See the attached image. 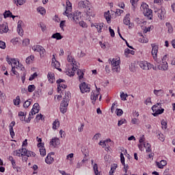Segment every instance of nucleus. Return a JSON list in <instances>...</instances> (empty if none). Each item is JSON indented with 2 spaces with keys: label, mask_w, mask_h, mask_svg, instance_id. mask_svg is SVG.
Returning <instances> with one entry per match:
<instances>
[{
  "label": "nucleus",
  "mask_w": 175,
  "mask_h": 175,
  "mask_svg": "<svg viewBox=\"0 0 175 175\" xmlns=\"http://www.w3.org/2000/svg\"><path fill=\"white\" fill-rule=\"evenodd\" d=\"M140 9L145 17H147L148 20L152 18V11L148 8L147 3L142 4Z\"/></svg>",
  "instance_id": "nucleus-1"
},
{
  "label": "nucleus",
  "mask_w": 175,
  "mask_h": 175,
  "mask_svg": "<svg viewBox=\"0 0 175 175\" xmlns=\"http://www.w3.org/2000/svg\"><path fill=\"white\" fill-rule=\"evenodd\" d=\"M66 16L68 17V20L75 21L76 24H78L80 21V19L81 18V12L76 11L71 14H67Z\"/></svg>",
  "instance_id": "nucleus-2"
},
{
  "label": "nucleus",
  "mask_w": 175,
  "mask_h": 175,
  "mask_svg": "<svg viewBox=\"0 0 175 175\" xmlns=\"http://www.w3.org/2000/svg\"><path fill=\"white\" fill-rule=\"evenodd\" d=\"M76 65L68 64L66 67V73L67 76L72 77V76H75V72L77 70V68L75 67Z\"/></svg>",
  "instance_id": "nucleus-3"
},
{
  "label": "nucleus",
  "mask_w": 175,
  "mask_h": 175,
  "mask_svg": "<svg viewBox=\"0 0 175 175\" xmlns=\"http://www.w3.org/2000/svg\"><path fill=\"white\" fill-rule=\"evenodd\" d=\"M151 47H152L151 54L153 57V59H154V61H156V62H157V64H159L161 61L158 59V57L157 56V54H158V49H159L158 45L155 44H152Z\"/></svg>",
  "instance_id": "nucleus-4"
},
{
  "label": "nucleus",
  "mask_w": 175,
  "mask_h": 175,
  "mask_svg": "<svg viewBox=\"0 0 175 175\" xmlns=\"http://www.w3.org/2000/svg\"><path fill=\"white\" fill-rule=\"evenodd\" d=\"M100 91V88H98L96 86V90H93L91 93L90 99L92 101V103L93 105H95V102H96V99H98V96H99V94Z\"/></svg>",
  "instance_id": "nucleus-5"
},
{
  "label": "nucleus",
  "mask_w": 175,
  "mask_h": 175,
  "mask_svg": "<svg viewBox=\"0 0 175 175\" xmlns=\"http://www.w3.org/2000/svg\"><path fill=\"white\" fill-rule=\"evenodd\" d=\"M79 88L81 94H85V92H90L91 85L87 84L85 82H83L79 85Z\"/></svg>",
  "instance_id": "nucleus-6"
},
{
  "label": "nucleus",
  "mask_w": 175,
  "mask_h": 175,
  "mask_svg": "<svg viewBox=\"0 0 175 175\" xmlns=\"http://www.w3.org/2000/svg\"><path fill=\"white\" fill-rule=\"evenodd\" d=\"M139 66L144 70H150V69H151V68H152V64L146 61L139 62Z\"/></svg>",
  "instance_id": "nucleus-7"
},
{
  "label": "nucleus",
  "mask_w": 175,
  "mask_h": 175,
  "mask_svg": "<svg viewBox=\"0 0 175 175\" xmlns=\"http://www.w3.org/2000/svg\"><path fill=\"white\" fill-rule=\"evenodd\" d=\"M70 98V92H68L65 94V98L62 101L60 106L68 107L69 106V98Z\"/></svg>",
  "instance_id": "nucleus-8"
},
{
  "label": "nucleus",
  "mask_w": 175,
  "mask_h": 175,
  "mask_svg": "<svg viewBox=\"0 0 175 175\" xmlns=\"http://www.w3.org/2000/svg\"><path fill=\"white\" fill-rule=\"evenodd\" d=\"M25 148H22L19 150H14L12 153L14 157H25V151H24Z\"/></svg>",
  "instance_id": "nucleus-9"
},
{
  "label": "nucleus",
  "mask_w": 175,
  "mask_h": 175,
  "mask_svg": "<svg viewBox=\"0 0 175 175\" xmlns=\"http://www.w3.org/2000/svg\"><path fill=\"white\" fill-rule=\"evenodd\" d=\"M40 111V106H39V103H35L33 105L31 111H30V114H31V116H35V114H38V113H39Z\"/></svg>",
  "instance_id": "nucleus-10"
},
{
  "label": "nucleus",
  "mask_w": 175,
  "mask_h": 175,
  "mask_svg": "<svg viewBox=\"0 0 175 175\" xmlns=\"http://www.w3.org/2000/svg\"><path fill=\"white\" fill-rule=\"evenodd\" d=\"M57 84V91L59 92L61 91V88H63V90H65V88H66L67 85L62 83H65V80L64 79H58L56 81Z\"/></svg>",
  "instance_id": "nucleus-11"
},
{
  "label": "nucleus",
  "mask_w": 175,
  "mask_h": 175,
  "mask_svg": "<svg viewBox=\"0 0 175 175\" xmlns=\"http://www.w3.org/2000/svg\"><path fill=\"white\" fill-rule=\"evenodd\" d=\"M78 6L81 9H88V8H90V1H81L79 2Z\"/></svg>",
  "instance_id": "nucleus-12"
},
{
  "label": "nucleus",
  "mask_w": 175,
  "mask_h": 175,
  "mask_svg": "<svg viewBox=\"0 0 175 175\" xmlns=\"http://www.w3.org/2000/svg\"><path fill=\"white\" fill-rule=\"evenodd\" d=\"M155 13L157 12V16L160 20H162L163 17H165V14H166V11L163 9H156L154 10Z\"/></svg>",
  "instance_id": "nucleus-13"
},
{
  "label": "nucleus",
  "mask_w": 175,
  "mask_h": 175,
  "mask_svg": "<svg viewBox=\"0 0 175 175\" xmlns=\"http://www.w3.org/2000/svg\"><path fill=\"white\" fill-rule=\"evenodd\" d=\"M69 12H72V3L69 0L66 1V11L63 13L64 16H66L69 14Z\"/></svg>",
  "instance_id": "nucleus-14"
},
{
  "label": "nucleus",
  "mask_w": 175,
  "mask_h": 175,
  "mask_svg": "<svg viewBox=\"0 0 175 175\" xmlns=\"http://www.w3.org/2000/svg\"><path fill=\"white\" fill-rule=\"evenodd\" d=\"M23 21H19L18 22V26H17V32L20 36H23L24 35V30L23 29Z\"/></svg>",
  "instance_id": "nucleus-15"
},
{
  "label": "nucleus",
  "mask_w": 175,
  "mask_h": 175,
  "mask_svg": "<svg viewBox=\"0 0 175 175\" xmlns=\"http://www.w3.org/2000/svg\"><path fill=\"white\" fill-rule=\"evenodd\" d=\"M8 31L9 27H8V23L0 25V33H6Z\"/></svg>",
  "instance_id": "nucleus-16"
},
{
  "label": "nucleus",
  "mask_w": 175,
  "mask_h": 175,
  "mask_svg": "<svg viewBox=\"0 0 175 175\" xmlns=\"http://www.w3.org/2000/svg\"><path fill=\"white\" fill-rule=\"evenodd\" d=\"M51 66L55 68V69H58L61 66V64L55 59V55H53Z\"/></svg>",
  "instance_id": "nucleus-17"
},
{
  "label": "nucleus",
  "mask_w": 175,
  "mask_h": 175,
  "mask_svg": "<svg viewBox=\"0 0 175 175\" xmlns=\"http://www.w3.org/2000/svg\"><path fill=\"white\" fill-rule=\"evenodd\" d=\"M156 165L159 169H163V167L167 165V162L165 160H161L160 162L157 161Z\"/></svg>",
  "instance_id": "nucleus-18"
},
{
  "label": "nucleus",
  "mask_w": 175,
  "mask_h": 175,
  "mask_svg": "<svg viewBox=\"0 0 175 175\" xmlns=\"http://www.w3.org/2000/svg\"><path fill=\"white\" fill-rule=\"evenodd\" d=\"M47 77L49 83H54V81H55V75L53 72H48Z\"/></svg>",
  "instance_id": "nucleus-19"
},
{
  "label": "nucleus",
  "mask_w": 175,
  "mask_h": 175,
  "mask_svg": "<svg viewBox=\"0 0 175 175\" xmlns=\"http://www.w3.org/2000/svg\"><path fill=\"white\" fill-rule=\"evenodd\" d=\"M123 23L125 25H129V28H131V18H129V14L126 15L123 19Z\"/></svg>",
  "instance_id": "nucleus-20"
},
{
  "label": "nucleus",
  "mask_w": 175,
  "mask_h": 175,
  "mask_svg": "<svg viewBox=\"0 0 175 175\" xmlns=\"http://www.w3.org/2000/svg\"><path fill=\"white\" fill-rule=\"evenodd\" d=\"M51 146H53V147H55V146H59L60 142H59V139L58 138H53L52 140L50 142Z\"/></svg>",
  "instance_id": "nucleus-21"
},
{
  "label": "nucleus",
  "mask_w": 175,
  "mask_h": 175,
  "mask_svg": "<svg viewBox=\"0 0 175 175\" xmlns=\"http://www.w3.org/2000/svg\"><path fill=\"white\" fill-rule=\"evenodd\" d=\"M45 162L47 165H51L54 162V158L51 157L50 154H49L45 159Z\"/></svg>",
  "instance_id": "nucleus-22"
},
{
  "label": "nucleus",
  "mask_w": 175,
  "mask_h": 175,
  "mask_svg": "<svg viewBox=\"0 0 175 175\" xmlns=\"http://www.w3.org/2000/svg\"><path fill=\"white\" fill-rule=\"evenodd\" d=\"M169 66L167 65V62H163L161 64V65L159 66V68L160 70H167V68Z\"/></svg>",
  "instance_id": "nucleus-23"
},
{
  "label": "nucleus",
  "mask_w": 175,
  "mask_h": 175,
  "mask_svg": "<svg viewBox=\"0 0 175 175\" xmlns=\"http://www.w3.org/2000/svg\"><path fill=\"white\" fill-rule=\"evenodd\" d=\"M25 151V157H35V153L32 151H29L28 150H27V148H25L24 149Z\"/></svg>",
  "instance_id": "nucleus-24"
},
{
  "label": "nucleus",
  "mask_w": 175,
  "mask_h": 175,
  "mask_svg": "<svg viewBox=\"0 0 175 175\" xmlns=\"http://www.w3.org/2000/svg\"><path fill=\"white\" fill-rule=\"evenodd\" d=\"M165 27H167L169 33H173V26H172V24L170 23L167 22L165 23Z\"/></svg>",
  "instance_id": "nucleus-25"
},
{
  "label": "nucleus",
  "mask_w": 175,
  "mask_h": 175,
  "mask_svg": "<svg viewBox=\"0 0 175 175\" xmlns=\"http://www.w3.org/2000/svg\"><path fill=\"white\" fill-rule=\"evenodd\" d=\"M129 54H131V55H135V51H132V50L126 48L124 50V55H125V57H128V55Z\"/></svg>",
  "instance_id": "nucleus-26"
},
{
  "label": "nucleus",
  "mask_w": 175,
  "mask_h": 175,
  "mask_svg": "<svg viewBox=\"0 0 175 175\" xmlns=\"http://www.w3.org/2000/svg\"><path fill=\"white\" fill-rule=\"evenodd\" d=\"M163 111H165L164 109H159V108H157L156 112H154L152 115L154 116V117H157V116H159V114H162Z\"/></svg>",
  "instance_id": "nucleus-27"
},
{
  "label": "nucleus",
  "mask_w": 175,
  "mask_h": 175,
  "mask_svg": "<svg viewBox=\"0 0 175 175\" xmlns=\"http://www.w3.org/2000/svg\"><path fill=\"white\" fill-rule=\"evenodd\" d=\"M31 102H32L31 99H29V100L25 101V103H23L24 109H28L29 107V106H31Z\"/></svg>",
  "instance_id": "nucleus-28"
},
{
  "label": "nucleus",
  "mask_w": 175,
  "mask_h": 175,
  "mask_svg": "<svg viewBox=\"0 0 175 175\" xmlns=\"http://www.w3.org/2000/svg\"><path fill=\"white\" fill-rule=\"evenodd\" d=\"M53 39H57V40H61L62 39V36H61V33H56L52 35Z\"/></svg>",
  "instance_id": "nucleus-29"
},
{
  "label": "nucleus",
  "mask_w": 175,
  "mask_h": 175,
  "mask_svg": "<svg viewBox=\"0 0 175 175\" xmlns=\"http://www.w3.org/2000/svg\"><path fill=\"white\" fill-rule=\"evenodd\" d=\"M67 59L68 62H71L70 65H75V66H77V63H76V61L72 56H68Z\"/></svg>",
  "instance_id": "nucleus-30"
},
{
  "label": "nucleus",
  "mask_w": 175,
  "mask_h": 175,
  "mask_svg": "<svg viewBox=\"0 0 175 175\" xmlns=\"http://www.w3.org/2000/svg\"><path fill=\"white\" fill-rule=\"evenodd\" d=\"M105 25L103 23H96L95 28L98 30V32H102V28Z\"/></svg>",
  "instance_id": "nucleus-31"
},
{
  "label": "nucleus",
  "mask_w": 175,
  "mask_h": 175,
  "mask_svg": "<svg viewBox=\"0 0 175 175\" xmlns=\"http://www.w3.org/2000/svg\"><path fill=\"white\" fill-rule=\"evenodd\" d=\"M77 75L79 80H81V79H83V77H84V72L80 69L77 70Z\"/></svg>",
  "instance_id": "nucleus-32"
},
{
  "label": "nucleus",
  "mask_w": 175,
  "mask_h": 175,
  "mask_svg": "<svg viewBox=\"0 0 175 175\" xmlns=\"http://www.w3.org/2000/svg\"><path fill=\"white\" fill-rule=\"evenodd\" d=\"M117 164L114 163L111 166V170L109 171V174L113 175L114 172L117 169Z\"/></svg>",
  "instance_id": "nucleus-33"
},
{
  "label": "nucleus",
  "mask_w": 175,
  "mask_h": 175,
  "mask_svg": "<svg viewBox=\"0 0 175 175\" xmlns=\"http://www.w3.org/2000/svg\"><path fill=\"white\" fill-rule=\"evenodd\" d=\"M59 128V120H55L53 123V129H57Z\"/></svg>",
  "instance_id": "nucleus-34"
},
{
  "label": "nucleus",
  "mask_w": 175,
  "mask_h": 175,
  "mask_svg": "<svg viewBox=\"0 0 175 175\" xmlns=\"http://www.w3.org/2000/svg\"><path fill=\"white\" fill-rule=\"evenodd\" d=\"M157 137L161 142H165V135H163V134L161 133H157Z\"/></svg>",
  "instance_id": "nucleus-35"
},
{
  "label": "nucleus",
  "mask_w": 175,
  "mask_h": 175,
  "mask_svg": "<svg viewBox=\"0 0 175 175\" xmlns=\"http://www.w3.org/2000/svg\"><path fill=\"white\" fill-rule=\"evenodd\" d=\"M111 64V66H113V68L120 66V62L118 60H116L114 59H112Z\"/></svg>",
  "instance_id": "nucleus-36"
},
{
  "label": "nucleus",
  "mask_w": 175,
  "mask_h": 175,
  "mask_svg": "<svg viewBox=\"0 0 175 175\" xmlns=\"http://www.w3.org/2000/svg\"><path fill=\"white\" fill-rule=\"evenodd\" d=\"M154 95H156L157 96H161V95H162V94H163V90H154Z\"/></svg>",
  "instance_id": "nucleus-37"
},
{
  "label": "nucleus",
  "mask_w": 175,
  "mask_h": 175,
  "mask_svg": "<svg viewBox=\"0 0 175 175\" xmlns=\"http://www.w3.org/2000/svg\"><path fill=\"white\" fill-rule=\"evenodd\" d=\"M104 17L106 18L107 23H109L110 21V20H111L110 12L108 11L107 12H105Z\"/></svg>",
  "instance_id": "nucleus-38"
},
{
  "label": "nucleus",
  "mask_w": 175,
  "mask_h": 175,
  "mask_svg": "<svg viewBox=\"0 0 175 175\" xmlns=\"http://www.w3.org/2000/svg\"><path fill=\"white\" fill-rule=\"evenodd\" d=\"M14 3L17 5V6L19 5L20 6H22V5H24L25 3V1L24 0H14Z\"/></svg>",
  "instance_id": "nucleus-39"
},
{
  "label": "nucleus",
  "mask_w": 175,
  "mask_h": 175,
  "mask_svg": "<svg viewBox=\"0 0 175 175\" xmlns=\"http://www.w3.org/2000/svg\"><path fill=\"white\" fill-rule=\"evenodd\" d=\"M20 102H21V100L20 99V96H17L16 97V99L14 100V105H15V106H18V105H20Z\"/></svg>",
  "instance_id": "nucleus-40"
},
{
  "label": "nucleus",
  "mask_w": 175,
  "mask_h": 175,
  "mask_svg": "<svg viewBox=\"0 0 175 175\" xmlns=\"http://www.w3.org/2000/svg\"><path fill=\"white\" fill-rule=\"evenodd\" d=\"M36 88V86H35V85H29L27 87V90L29 92H33Z\"/></svg>",
  "instance_id": "nucleus-41"
},
{
  "label": "nucleus",
  "mask_w": 175,
  "mask_h": 175,
  "mask_svg": "<svg viewBox=\"0 0 175 175\" xmlns=\"http://www.w3.org/2000/svg\"><path fill=\"white\" fill-rule=\"evenodd\" d=\"M40 154L42 157H46V149L44 147L40 148Z\"/></svg>",
  "instance_id": "nucleus-42"
},
{
  "label": "nucleus",
  "mask_w": 175,
  "mask_h": 175,
  "mask_svg": "<svg viewBox=\"0 0 175 175\" xmlns=\"http://www.w3.org/2000/svg\"><path fill=\"white\" fill-rule=\"evenodd\" d=\"M88 10H87V14L88 16H90L91 17H95V14L92 13V8H88Z\"/></svg>",
  "instance_id": "nucleus-43"
},
{
  "label": "nucleus",
  "mask_w": 175,
  "mask_h": 175,
  "mask_svg": "<svg viewBox=\"0 0 175 175\" xmlns=\"http://www.w3.org/2000/svg\"><path fill=\"white\" fill-rule=\"evenodd\" d=\"M93 170L94 172L95 175H98L99 174V171H98V164L97 163L94 164Z\"/></svg>",
  "instance_id": "nucleus-44"
},
{
  "label": "nucleus",
  "mask_w": 175,
  "mask_h": 175,
  "mask_svg": "<svg viewBox=\"0 0 175 175\" xmlns=\"http://www.w3.org/2000/svg\"><path fill=\"white\" fill-rule=\"evenodd\" d=\"M5 98H6V94H5V93L2 92L0 90V100H1V102H4Z\"/></svg>",
  "instance_id": "nucleus-45"
},
{
  "label": "nucleus",
  "mask_w": 175,
  "mask_h": 175,
  "mask_svg": "<svg viewBox=\"0 0 175 175\" xmlns=\"http://www.w3.org/2000/svg\"><path fill=\"white\" fill-rule=\"evenodd\" d=\"M10 16H12V12H10V10L5 11L3 13L4 18H8V17H10Z\"/></svg>",
  "instance_id": "nucleus-46"
},
{
  "label": "nucleus",
  "mask_w": 175,
  "mask_h": 175,
  "mask_svg": "<svg viewBox=\"0 0 175 175\" xmlns=\"http://www.w3.org/2000/svg\"><path fill=\"white\" fill-rule=\"evenodd\" d=\"M67 111H68V107H64L62 105H60L61 113H62L63 114H65V113H66Z\"/></svg>",
  "instance_id": "nucleus-47"
},
{
  "label": "nucleus",
  "mask_w": 175,
  "mask_h": 175,
  "mask_svg": "<svg viewBox=\"0 0 175 175\" xmlns=\"http://www.w3.org/2000/svg\"><path fill=\"white\" fill-rule=\"evenodd\" d=\"M116 113L118 117H121V115L124 114V111L121 109H116Z\"/></svg>",
  "instance_id": "nucleus-48"
},
{
  "label": "nucleus",
  "mask_w": 175,
  "mask_h": 175,
  "mask_svg": "<svg viewBox=\"0 0 175 175\" xmlns=\"http://www.w3.org/2000/svg\"><path fill=\"white\" fill-rule=\"evenodd\" d=\"M38 53H40V55H43L44 53H46V50L43 49V46H40V48L38 51Z\"/></svg>",
  "instance_id": "nucleus-49"
},
{
  "label": "nucleus",
  "mask_w": 175,
  "mask_h": 175,
  "mask_svg": "<svg viewBox=\"0 0 175 175\" xmlns=\"http://www.w3.org/2000/svg\"><path fill=\"white\" fill-rule=\"evenodd\" d=\"M0 49H2V50H5L6 49V43L2 40H0Z\"/></svg>",
  "instance_id": "nucleus-50"
},
{
  "label": "nucleus",
  "mask_w": 175,
  "mask_h": 175,
  "mask_svg": "<svg viewBox=\"0 0 175 175\" xmlns=\"http://www.w3.org/2000/svg\"><path fill=\"white\" fill-rule=\"evenodd\" d=\"M120 98L122 100H126V98H128V94H124L122 92L120 93Z\"/></svg>",
  "instance_id": "nucleus-51"
},
{
  "label": "nucleus",
  "mask_w": 175,
  "mask_h": 175,
  "mask_svg": "<svg viewBox=\"0 0 175 175\" xmlns=\"http://www.w3.org/2000/svg\"><path fill=\"white\" fill-rule=\"evenodd\" d=\"M78 23L80 27H82V28H87V27H88V25H87V23L83 21Z\"/></svg>",
  "instance_id": "nucleus-52"
},
{
  "label": "nucleus",
  "mask_w": 175,
  "mask_h": 175,
  "mask_svg": "<svg viewBox=\"0 0 175 175\" xmlns=\"http://www.w3.org/2000/svg\"><path fill=\"white\" fill-rule=\"evenodd\" d=\"M124 124H126V120L122 119L118 121V126H121V125H124Z\"/></svg>",
  "instance_id": "nucleus-53"
},
{
  "label": "nucleus",
  "mask_w": 175,
  "mask_h": 175,
  "mask_svg": "<svg viewBox=\"0 0 175 175\" xmlns=\"http://www.w3.org/2000/svg\"><path fill=\"white\" fill-rule=\"evenodd\" d=\"M120 162L122 165H125V157H124V154L120 153Z\"/></svg>",
  "instance_id": "nucleus-54"
},
{
  "label": "nucleus",
  "mask_w": 175,
  "mask_h": 175,
  "mask_svg": "<svg viewBox=\"0 0 175 175\" xmlns=\"http://www.w3.org/2000/svg\"><path fill=\"white\" fill-rule=\"evenodd\" d=\"M10 128V133L12 137H13V136H14V131L13 130V126H12V124H10L9 126Z\"/></svg>",
  "instance_id": "nucleus-55"
},
{
  "label": "nucleus",
  "mask_w": 175,
  "mask_h": 175,
  "mask_svg": "<svg viewBox=\"0 0 175 175\" xmlns=\"http://www.w3.org/2000/svg\"><path fill=\"white\" fill-rule=\"evenodd\" d=\"M12 166L13 167V169H14V170H16V172H18V169H20V167H18V166L16 165V161H12Z\"/></svg>",
  "instance_id": "nucleus-56"
},
{
  "label": "nucleus",
  "mask_w": 175,
  "mask_h": 175,
  "mask_svg": "<svg viewBox=\"0 0 175 175\" xmlns=\"http://www.w3.org/2000/svg\"><path fill=\"white\" fill-rule=\"evenodd\" d=\"M109 31L110 33V35L111 36V38H114L116 36V33H114V30L112 29V28L111 27H109Z\"/></svg>",
  "instance_id": "nucleus-57"
},
{
  "label": "nucleus",
  "mask_w": 175,
  "mask_h": 175,
  "mask_svg": "<svg viewBox=\"0 0 175 175\" xmlns=\"http://www.w3.org/2000/svg\"><path fill=\"white\" fill-rule=\"evenodd\" d=\"M16 69H21V70H24L25 68L23 64H20V62H18V64L16 66Z\"/></svg>",
  "instance_id": "nucleus-58"
},
{
  "label": "nucleus",
  "mask_w": 175,
  "mask_h": 175,
  "mask_svg": "<svg viewBox=\"0 0 175 175\" xmlns=\"http://www.w3.org/2000/svg\"><path fill=\"white\" fill-rule=\"evenodd\" d=\"M38 12L40 13V14L42 15L46 14V10H44V8L43 7L38 8Z\"/></svg>",
  "instance_id": "nucleus-59"
},
{
  "label": "nucleus",
  "mask_w": 175,
  "mask_h": 175,
  "mask_svg": "<svg viewBox=\"0 0 175 175\" xmlns=\"http://www.w3.org/2000/svg\"><path fill=\"white\" fill-rule=\"evenodd\" d=\"M36 77H38V74L36 72H34L33 75H31L29 79V81H32Z\"/></svg>",
  "instance_id": "nucleus-60"
},
{
  "label": "nucleus",
  "mask_w": 175,
  "mask_h": 175,
  "mask_svg": "<svg viewBox=\"0 0 175 175\" xmlns=\"http://www.w3.org/2000/svg\"><path fill=\"white\" fill-rule=\"evenodd\" d=\"M40 120H43V115H42V113L36 115V120L37 122L40 121Z\"/></svg>",
  "instance_id": "nucleus-61"
},
{
  "label": "nucleus",
  "mask_w": 175,
  "mask_h": 175,
  "mask_svg": "<svg viewBox=\"0 0 175 175\" xmlns=\"http://www.w3.org/2000/svg\"><path fill=\"white\" fill-rule=\"evenodd\" d=\"M139 142L140 144H142V143L143 144H144V143H146V137H144V135L140 137Z\"/></svg>",
  "instance_id": "nucleus-62"
},
{
  "label": "nucleus",
  "mask_w": 175,
  "mask_h": 175,
  "mask_svg": "<svg viewBox=\"0 0 175 175\" xmlns=\"http://www.w3.org/2000/svg\"><path fill=\"white\" fill-rule=\"evenodd\" d=\"M161 125H162L163 128H164V129H166L167 125V122H166V120H161Z\"/></svg>",
  "instance_id": "nucleus-63"
},
{
  "label": "nucleus",
  "mask_w": 175,
  "mask_h": 175,
  "mask_svg": "<svg viewBox=\"0 0 175 175\" xmlns=\"http://www.w3.org/2000/svg\"><path fill=\"white\" fill-rule=\"evenodd\" d=\"M145 105H146L147 106H148L150 104H152V103H151V98L150 97H148V98H146V100L144 101Z\"/></svg>",
  "instance_id": "nucleus-64"
}]
</instances>
